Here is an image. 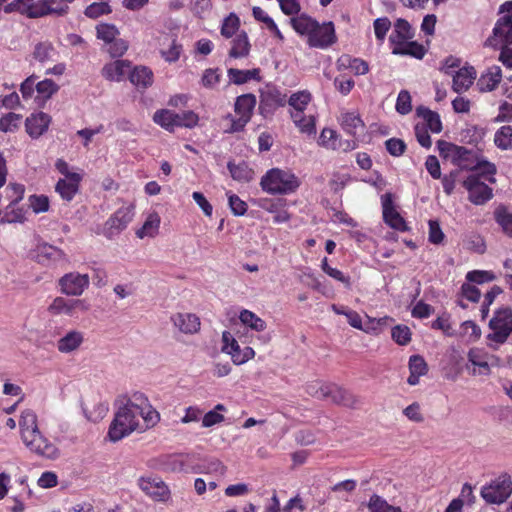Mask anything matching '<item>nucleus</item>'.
Wrapping results in <instances>:
<instances>
[{"mask_svg": "<svg viewBox=\"0 0 512 512\" xmlns=\"http://www.w3.org/2000/svg\"><path fill=\"white\" fill-rule=\"evenodd\" d=\"M160 217L157 213L150 214L143 226L137 230L136 235L138 238L143 239L144 237H154L159 229Z\"/></svg>", "mask_w": 512, "mask_h": 512, "instance_id": "37998d69", "label": "nucleus"}, {"mask_svg": "<svg viewBox=\"0 0 512 512\" xmlns=\"http://www.w3.org/2000/svg\"><path fill=\"white\" fill-rule=\"evenodd\" d=\"M255 105V95L249 93L238 96L234 105V110L238 115V118L234 117L232 114H228L224 118V122H226V128L224 131L226 133L242 131L251 120Z\"/></svg>", "mask_w": 512, "mask_h": 512, "instance_id": "423d86ee", "label": "nucleus"}, {"mask_svg": "<svg viewBox=\"0 0 512 512\" xmlns=\"http://www.w3.org/2000/svg\"><path fill=\"white\" fill-rule=\"evenodd\" d=\"M109 13H111V8L106 2L92 3L85 9L84 12V14L91 19H96Z\"/></svg>", "mask_w": 512, "mask_h": 512, "instance_id": "5fc2aeb1", "label": "nucleus"}, {"mask_svg": "<svg viewBox=\"0 0 512 512\" xmlns=\"http://www.w3.org/2000/svg\"><path fill=\"white\" fill-rule=\"evenodd\" d=\"M260 186L268 194L287 195L299 188L300 180L289 170L272 168L261 178Z\"/></svg>", "mask_w": 512, "mask_h": 512, "instance_id": "20e7f679", "label": "nucleus"}, {"mask_svg": "<svg viewBox=\"0 0 512 512\" xmlns=\"http://www.w3.org/2000/svg\"><path fill=\"white\" fill-rule=\"evenodd\" d=\"M97 38L106 43L112 42L119 34V30L113 24L100 23L96 26Z\"/></svg>", "mask_w": 512, "mask_h": 512, "instance_id": "3c124183", "label": "nucleus"}, {"mask_svg": "<svg viewBox=\"0 0 512 512\" xmlns=\"http://www.w3.org/2000/svg\"><path fill=\"white\" fill-rule=\"evenodd\" d=\"M250 43L246 32L242 31L232 41V48L229 51L231 58H243L249 55Z\"/></svg>", "mask_w": 512, "mask_h": 512, "instance_id": "e433bc0d", "label": "nucleus"}, {"mask_svg": "<svg viewBox=\"0 0 512 512\" xmlns=\"http://www.w3.org/2000/svg\"><path fill=\"white\" fill-rule=\"evenodd\" d=\"M27 208L25 206H19V204H8L1 211L0 223L12 224V223H24L26 220Z\"/></svg>", "mask_w": 512, "mask_h": 512, "instance_id": "cd10ccee", "label": "nucleus"}, {"mask_svg": "<svg viewBox=\"0 0 512 512\" xmlns=\"http://www.w3.org/2000/svg\"><path fill=\"white\" fill-rule=\"evenodd\" d=\"M239 25H240V20H239L238 16L234 13H231L223 21V24L221 27V35L224 36L225 38H231L238 30Z\"/></svg>", "mask_w": 512, "mask_h": 512, "instance_id": "603ef678", "label": "nucleus"}, {"mask_svg": "<svg viewBox=\"0 0 512 512\" xmlns=\"http://www.w3.org/2000/svg\"><path fill=\"white\" fill-rule=\"evenodd\" d=\"M239 319L241 323L254 331L262 332L266 329V322L257 316L254 312L243 309L240 312Z\"/></svg>", "mask_w": 512, "mask_h": 512, "instance_id": "79ce46f5", "label": "nucleus"}, {"mask_svg": "<svg viewBox=\"0 0 512 512\" xmlns=\"http://www.w3.org/2000/svg\"><path fill=\"white\" fill-rule=\"evenodd\" d=\"M502 79V70L499 66L493 65L489 67L485 73L477 81V86L482 92L494 90Z\"/></svg>", "mask_w": 512, "mask_h": 512, "instance_id": "a878e982", "label": "nucleus"}, {"mask_svg": "<svg viewBox=\"0 0 512 512\" xmlns=\"http://www.w3.org/2000/svg\"><path fill=\"white\" fill-rule=\"evenodd\" d=\"M307 392L317 399L335 404L349 405L351 400L354 399L348 391L332 383H312L308 385Z\"/></svg>", "mask_w": 512, "mask_h": 512, "instance_id": "9b49d317", "label": "nucleus"}, {"mask_svg": "<svg viewBox=\"0 0 512 512\" xmlns=\"http://www.w3.org/2000/svg\"><path fill=\"white\" fill-rule=\"evenodd\" d=\"M54 48L50 43H39L35 46L33 56L39 62H46L52 59Z\"/></svg>", "mask_w": 512, "mask_h": 512, "instance_id": "bf43d9fd", "label": "nucleus"}, {"mask_svg": "<svg viewBox=\"0 0 512 512\" xmlns=\"http://www.w3.org/2000/svg\"><path fill=\"white\" fill-rule=\"evenodd\" d=\"M83 410L89 421L98 422L106 416L108 412V405L106 403H98L93 407V411L86 408Z\"/></svg>", "mask_w": 512, "mask_h": 512, "instance_id": "69168bd1", "label": "nucleus"}, {"mask_svg": "<svg viewBox=\"0 0 512 512\" xmlns=\"http://www.w3.org/2000/svg\"><path fill=\"white\" fill-rule=\"evenodd\" d=\"M512 493L511 477L504 473L481 488L480 495L488 504H502Z\"/></svg>", "mask_w": 512, "mask_h": 512, "instance_id": "9d476101", "label": "nucleus"}, {"mask_svg": "<svg viewBox=\"0 0 512 512\" xmlns=\"http://www.w3.org/2000/svg\"><path fill=\"white\" fill-rule=\"evenodd\" d=\"M89 283V276L78 272L66 273L58 280L61 293L73 297L81 296Z\"/></svg>", "mask_w": 512, "mask_h": 512, "instance_id": "4468645a", "label": "nucleus"}, {"mask_svg": "<svg viewBox=\"0 0 512 512\" xmlns=\"http://www.w3.org/2000/svg\"><path fill=\"white\" fill-rule=\"evenodd\" d=\"M437 147L440 154L445 158H450L452 163L461 170H467L471 173L482 171L483 175H489V183L495 184L497 167L494 163L486 160L479 151L468 149L450 142L439 140Z\"/></svg>", "mask_w": 512, "mask_h": 512, "instance_id": "f257e3e1", "label": "nucleus"}, {"mask_svg": "<svg viewBox=\"0 0 512 512\" xmlns=\"http://www.w3.org/2000/svg\"><path fill=\"white\" fill-rule=\"evenodd\" d=\"M177 118H175L174 129L176 127H185V128H194L199 121L198 115L193 111H182L180 113H176Z\"/></svg>", "mask_w": 512, "mask_h": 512, "instance_id": "09e8293b", "label": "nucleus"}, {"mask_svg": "<svg viewBox=\"0 0 512 512\" xmlns=\"http://www.w3.org/2000/svg\"><path fill=\"white\" fill-rule=\"evenodd\" d=\"M21 440L28 451L37 458L53 461L60 456V449L41 430L25 436Z\"/></svg>", "mask_w": 512, "mask_h": 512, "instance_id": "6e6552de", "label": "nucleus"}, {"mask_svg": "<svg viewBox=\"0 0 512 512\" xmlns=\"http://www.w3.org/2000/svg\"><path fill=\"white\" fill-rule=\"evenodd\" d=\"M290 23L298 34L307 37L317 28V21L305 13L292 17Z\"/></svg>", "mask_w": 512, "mask_h": 512, "instance_id": "2f4dec72", "label": "nucleus"}, {"mask_svg": "<svg viewBox=\"0 0 512 512\" xmlns=\"http://www.w3.org/2000/svg\"><path fill=\"white\" fill-rule=\"evenodd\" d=\"M133 216V207H121L108 219L107 226L110 230L119 232L127 227Z\"/></svg>", "mask_w": 512, "mask_h": 512, "instance_id": "bb28decb", "label": "nucleus"}, {"mask_svg": "<svg viewBox=\"0 0 512 512\" xmlns=\"http://www.w3.org/2000/svg\"><path fill=\"white\" fill-rule=\"evenodd\" d=\"M25 187L19 183H9L5 188V198L9 204H19L24 198Z\"/></svg>", "mask_w": 512, "mask_h": 512, "instance_id": "8fccbe9b", "label": "nucleus"}, {"mask_svg": "<svg viewBox=\"0 0 512 512\" xmlns=\"http://www.w3.org/2000/svg\"><path fill=\"white\" fill-rule=\"evenodd\" d=\"M494 279V275L488 271L482 270H473L466 274V280L468 282L482 284L485 282L492 281Z\"/></svg>", "mask_w": 512, "mask_h": 512, "instance_id": "774afa93", "label": "nucleus"}, {"mask_svg": "<svg viewBox=\"0 0 512 512\" xmlns=\"http://www.w3.org/2000/svg\"><path fill=\"white\" fill-rule=\"evenodd\" d=\"M336 41L335 29L332 22L320 25L317 22V28L308 37V44L311 47L327 48Z\"/></svg>", "mask_w": 512, "mask_h": 512, "instance_id": "f3484780", "label": "nucleus"}, {"mask_svg": "<svg viewBox=\"0 0 512 512\" xmlns=\"http://www.w3.org/2000/svg\"><path fill=\"white\" fill-rule=\"evenodd\" d=\"M89 310V304L83 299H67L58 296L53 299L48 307L51 315H66L75 317L78 312H86Z\"/></svg>", "mask_w": 512, "mask_h": 512, "instance_id": "f8f14e48", "label": "nucleus"}, {"mask_svg": "<svg viewBox=\"0 0 512 512\" xmlns=\"http://www.w3.org/2000/svg\"><path fill=\"white\" fill-rule=\"evenodd\" d=\"M373 26L376 38L383 41L391 27V22L387 17L377 18L374 21Z\"/></svg>", "mask_w": 512, "mask_h": 512, "instance_id": "338daca9", "label": "nucleus"}, {"mask_svg": "<svg viewBox=\"0 0 512 512\" xmlns=\"http://www.w3.org/2000/svg\"><path fill=\"white\" fill-rule=\"evenodd\" d=\"M83 342V333L77 330H71L57 341V349L60 353H72L78 350Z\"/></svg>", "mask_w": 512, "mask_h": 512, "instance_id": "393cba45", "label": "nucleus"}, {"mask_svg": "<svg viewBox=\"0 0 512 512\" xmlns=\"http://www.w3.org/2000/svg\"><path fill=\"white\" fill-rule=\"evenodd\" d=\"M287 95L282 93L277 87L267 85L261 90L259 110L266 116L272 114L278 107L286 104Z\"/></svg>", "mask_w": 512, "mask_h": 512, "instance_id": "2eb2a0df", "label": "nucleus"}, {"mask_svg": "<svg viewBox=\"0 0 512 512\" xmlns=\"http://www.w3.org/2000/svg\"><path fill=\"white\" fill-rule=\"evenodd\" d=\"M341 126L347 133L353 136L364 130L362 119L354 112H345L341 115Z\"/></svg>", "mask_w": 512, "mask_h": 512, "instance_id": "72a5a7b5", "label": "nucleus"}, {"mask_svg": "<svg viewBox=\"0 0 512 512\" xmlns=\"http://www.w3.org/2000/svg\"><path fill=\"white\" fill-rule=\"evenodd\" d=\"M382 208H383V219L387 225L391 228L405 232L408 230V226L403 219V217L399 214V212L394 208L391 196L389 194H385L382 199Z\"/></svg>", "mask_w": 512, "mask_h": 512, "instance_id": "aec40b11", "label": "nucleus"}, {"mask_svg": "<svg viewBox=\"0 0 512 512\" xmlns=\"http://www.w3.org/2000/svg\"><path fill=\"white\" fill-rule=\"evenodd\" d=\"M495 145L502 149L508 150L512 148V126H502L494 136Z\"/></svg>", "mask_w": 512, "mask_h": 512, "instance_id": "a18cd8bd", "label": "nucleus"}, {"mask_svg": "<svg viewBox=\"0 0 512 512\" xmlns=\"http://www.w3.org/2000/svg\"><path fill=\"white\" fill-rule=\"evenodd\" d=\"M82 178V175H71V179H59L55 191L63 200L70 202L78 193Z\"/></svg>", "mask_w": 512, "mask_h": 512, "instance_id": "4be33fe9", "label": "nucleus"}, {"mask_svg": "<svg viewBox=\"0 0 512 512\" xmlns=\"http://www.w3.org/2000/svg\"><path fill=\"white\" fill-rule=\"evenodd\" d=\"M485 181L489 183V175H483L481 171L471 173L462 183L468 192V200L474 205H484L494 196L493 189Z\"/></svg>", "mask_w": 512, "mask_h": 512, "instance_id": "1a4fd4ad", "label": "nucleus"}, {"mask_svg": "<svg viewBox=\"0 0 512 512\" xmlns=\"http://www.w3.org/2000/svg\"><path fill=\"white\" fill-rule=\"evenodd\" d=\"M171 320L185 334H193L200 329V319L192 313H176L171 317Z\"/></svg>", "mask_w": 512, "mask_h": 512, "instance_id": "5701e85b", "label": "nucleus"}, {"mask_svg": "<svg viewBox=\"0 0 512 512\" xmlns=\"http://www.w3.org/2000/svg\"><path fill=\"white\" fill-rule=\"evenodd\" d=\"M488 326L491 332L486 335L487 346L497 350L512 334V308L501 306L496 309Z\"/></svg>", "mask_w": 512, "mask_h": 512, "instance_id": "39448f33", "label": "nucleus"}, {"mask_svg": "<svg viewBox=\"0 0 512 512\" xmlns=\"http://www.w3.org/2000/svg\"><path fill=\"white\" fill-rule=\"evenodd\" d=\"M228 196V204L231 212L235 216H243L247 212V204L245 201L239 198L238 195L232 194L230 192L227 193Z\"/></svg>", "mask_w": 512, "mask_h": 512, "instance_id": "4d7b16f0", "label": "nucleus"}, {"mask_svg": "<svg viewBox=\"0 0 512 512\" xmlns=\"http://www.w3.org/2000/svg\"><path fill=\"white\" fill-rule=\"evenodd\" d=\"M494 219L501 227L503 233L508 237H512V213H510L506 206L499 205L494 210Z\"/></svg>", "mask_w": 512, "mask_h": 512, "instance_id": "a19ab883", "label": "nucleus"}, {"mask_svg": "<svg viewBox=\"0 0 512 512\" xmlns=\"http://www.w3.org/2000/svg\"><path fill=\"white\" fill-rule=\"evenodd\" d=\"M414 37L411 25L405 19H398L394 24V30L389 37L390 42L396 46Z\"/></svg>", "mask_w": 512, "mask_h": 512, "instance_id": "c85d7f7f", "label": "nucleus"}, {"mask_svg": "<svg viewBox=\"0 0 512 512\" xmlns=\"http://www.w3.org/2000/svg\"><path fill=\"white\" fill-rule=\"evenodd\" d=\"M396 111L401 115H406L412 110L411 96L407 90H401L396 101Z\"/></svg>", "mask_w": 512, "mask_h": 512, "instance_id": "052dcab7", "label": "nucleus"}, {"mask_svg": "<svg viewBox=\"0 0 512 512\" xmlns=\"http://www.w3.org/2000/svg\"><path fill=\"white\" fill-rule=\"evenodd\" d=\"M130 69V62L126 60H116L103 67L102 75L107 80L119 82L125 75L130 74Z\"/></svg>", "mask_w": 512, "mask_h": 512, "instance_id": "b1692460", "label": "nucleus"}, {"mask_svg": "<svg viewBox=\"0 0 512 512\" xmlns=\"http://www.w3.org/2000/svg\"><path fill=\"white\" fill-rule=\"evenodd\" d=\"M468 361L478 367V371L474 369L473 373L479 375H489L491 370L488 369L487 352L480 348H471L468 352Z\"/></svg>", "mask_w": 512, "mask_h": 512, "instance_id": "7c9ffc66", "label": "nucleus"}, {"mask_svg": "<svg viewBox=\"0 0 512 512\" xmlns=\"http://www.w3.org/2000/svg\"><path fill=\"white\" fill-rule=\"evenodd\" d=\"M222 342V352L229 354L235 365L244 364L255 356L253 348L246 346L241 349L238 342L229 331H223Z\"/></svg>", "mask_w": 512, "mask_h": 512, "instance_id": "ddd939ff", "label": "nucleus"}, {"mask_svg": "<svg viewBox=\"0 0 512 512\" xmlns=\"http://www.w3.org/2000/svg\"><path fill=\"white\" fill-rule=\"evenodd\" d=\"M21 115L10 112L0 119V130L3 132H13L20 124Z\"/></svg>", "mask_w": 512, "mask_h": 512, "instance_id": "864d4df0", "label": "nucleus"}, {"mask_svg": "<svg viewBox=\"0 0 512 512\" xmlns=\"http://www.w3.org/2000/svg\"><path fill=\"white\" fill-rule=\"evenodd\" d=\"M29 206L36 214L46 212L49 210V199L45 195H31L29 197Z\"/></svg>", "mask_w": 512, "mask_h": 512, "instance_id": "680f3d73", "label": "nucleus"}, {"mask_svg": "<svg viewBox=\"0 0 512 512\" xmlns=\"http://www.w3.org/2000/svg\"><path fill=\"white\" fill-rule=\"evenodd\" d=\"M392 339L399 345H406L411 340V331L405 325H397L392 329Z\"/></svg>", "mask_w": 512, "mask_h": 512, "instance_id": "13d9d810", "label": "nucleus"}, {"mask_svg": "<svg viewBox=\"0 0 512 512\" xmlns=\"http://www.w3.org/2000/svg\"><path fill=\"white\" fill-rule=\"evenodd\" d=\"M227 168L231 174V177L239 182H250L254 178V171L248 166L246 162H240L235 164L228 162Z\"/></svg>", "mask_w": 512, "mask_h": 512, "instance_id": "4c0bfd02", "label": "nucleus"}, {"mask_svg": "<svg viewBox=\"0 0 512 512\" xmlns=\"http://www.w3.org/2000/svg\"><path fill=\"white\" fill-rule=\"evenodd\" d=\"M129 79L135 86L145 89L152 85L153 73L149 68L139 66L130 70Z\"/></svg>", "mask_w": 512, "mask_h": 512, "instance_id": "f704fd0d", "label": "nucleus"}, {"mask_svg": "<svg viewBox=\"0 0 512 512\" xmlns=\"http://www.w3.org/2000/svg\"><path fill=\"white\" fill-rule=\"evenodd\" d=\"M135 405L139 410V418L144 421L143 429L154 427L160 420L159 412L152 407L148 398L141 392L134 393Z\"/></svg>", "mask_w": 512, "mask_h": 512, "instance_id": "6ab92c4d", "label": "nucleus"}, {"mask_svg": "<svg viewBox=\"0 0 512 512\" xmlns=\"http://www.w3.org/2000/svg\"><path fill=\"white\" fill-rule=\"evenodd\" d=\"M338 135L335 130L324 128L321 131V134L319 136L318 143L319 145L327 148L332 149L335 148V143H337Z\"/></svg>", "mask_w": 512, "mask_h": 512, "instance_id": "e2e57ef3", "label": "nucleus"}, {"mask_svg": "<svg viewBox=\"0 0 512 512\" xmlns=\"http://www.w3.org/2000/svg\"><path fill=\"white\" fill-rule=\"evenodd\" d=\"M50 122V116L44 112L31 114L25 120L26 132L32 138H38L47 131Z\"/></svg>", "mask_w": 512, "mask_h": 512, "instance_id": "412c9836", "label": "nucleus"}, {"mask_svg": "<svg viewBox=\"0 0 512 512\" xmlns=\"http://www.w3.org/2000/svg\"><path fill=\"white\" fill-rule=\"evenodd\" d=\"M409 371L421 376L425 375L428 372V366L424 358L420 355H412L409 359Z\"/></svg>", "mask_w": 512, "mask_h": 512, "instance_id": "0e129e2a", "label": "nucleus"}, {"mask_svg": "<svg viewBox=\"0 0 512 512\" xmlns=\"http://www.w3.org/2000/svg\"><path fill=\"white\" fill-rule=\"evenodd\" d=\"M175 118H177L176 112L168 109L158 110L153 116L154 122L168 131H174Z\"/></svg>", "mask_w": 512, "mask_h": 512, "instance_id": "c03bdc74", "label": "nucleus"}, {"mask_svg": "<svg viewBox=\"0 0 512 512\" xmlns=\"http://www.w3.org/2000/svg\"><path fill=\"white\" fill-rule=\"evenodd\" d=\"M368 508L370 512H402L399 507L389 505L386 500L376 494L371 496Z\"/></svg>", "mask_w": 512, "mask_h": 512, "instance_id": "de8ad7c7", "label": "nucleus"}, {"mask_svg": "<svg viewBox=\"0 0 512 512\" xmlns=\"http://www.w3.org/2000/svg\"><path fill=\"white\" fill-rule=\"evenodd\" d=\"M503 14L495 23L492 35L485 41V46L497 48L499 45L512 44V1L503 3L499 8Z\"/></svg>", "mask_w": 512, "mask_h": 512, "instance_id": "0eeeda50", "label": "nucleus"}, {"mask_svg": "<svg viewBox=\"0 0 512 512\" xmlns=\"http://www.w3.org/2000/svg\"><path fill=\"white\" fill-rule=\"evenodd\" d=\"M0 11L40 18L51 14L62 16L67 13V7L60 6L57 0H0Z\"/></svg>", "mask_w": 512, "mask_h": 512, "instance_id": "7ed1b4c3", "label": "nucleus"}, {"mask_svg": "<svg viewBox=\"0 0 512 512\" xmlns=\"http://www.w3.org/2000/svg\"><path fill=\"white\" fill-rule=\"evenodd\" d=\"M18 425L21 439L33 432L40 430L38 426V416L32 409H25L21 412Z\"/></svg>", "mask_w": 512, "mask_h": 512, "instance_id": "c756f323", "label": "nucleus"}, {"mask_svg": "<svg viewBox=\"0 0 512 512\" xmlns=\"http://www.w3.org/2000/svg\"><path fill=\"white\" fill-rule=\"evenodd\" d=\"M416 114L425 120L426 125L431 132L440 133L442 131V122L437 112H434L427 107L419 106L416 108Z\"/></svg>", "mask_w": 512, "mask_h": 512, "instance_id": "58836bf2", "label": "nucleus"}, {"mask_svg": "<svg viewBox=\"0 0 512 512\" xmlns=\"http://www.w3.org/2000/svg\"><path fill=\"white\" fill-rule=\"evenodd\" d=\"M309 102L310 94L305 91L292 94L288 100L291 110H305Z\"/></svg>", "mask_w": 512, "mask_h": 512, "instance_id": "6e6d98bb", "label": "nucleus"}, {"mask_svg": "<svg viewBox=\"0 0 512 512\" xmlns=\"http://www.w3.org/2000/svg\"><path fill=\"white\" fill-rule=\"evenodd\" d=\"M227 73H228L230 82H232L236 85H241V84L247 83L248 81H250L252 79H254V80L260 79V77H259L260 70L257 68L251 69V70H239L236 68H230V69H228Z\"/></svg>", "mask_w": 512, "mask_h": 512, "instance_id": "ea45409f", "label": "nucleus"}, {"mask_svg": "<svg viewBox=\"0 0 512 512\" xmlns=\"http://www.w3.org/2000/svg\"><path fill=\"white\" fill-rule=\"evenodd\" d=\"M392 53L394 55H409L416 59H422L425 56V49L423 45L415 41H406L393 47Z\"/></svg>", "mask_w": 512, "mask_h": 512, "instance_id": "473e14b6", "label": "nucleus"}, {"mask_svg": "<svg viewBox=\"0 0 512 512\" xmlns=\"http://www.w3.org/2000/svg\"><path fill=\"white\" fill-rule=\"evenodd\" d=\"M37 98L46 101L59 90V86L51 79H45L36 84Z\"/></svg>", "mask_w": 512, "mask_h": 512, "instance_id": "49530a36", "label": "nucleus"}, {"mask_svg": "<svg viewBox=\"0 0 512 512\" xmlns=\"http://www.w3.org/2000/svg\"><path fill=\"white\" fill-rule=\"evenodd\" d=\"M135 404L134 393L130 398H123L119 401L108 431L111 441L117 442L136 430H143L140 425L139 410Z\"/></svg>", "mask_w": 512, "mask_h": 512, "instance_id": "f03ea898", "label": "nucleus"}, {"mask_svg": "<svg viewBox=\"0 0 512 512\" xmlns=\"http://www.w3.org/2000/svg\"><path fill=\"white\" fill-rule=\"evenodd\" d=\"M474 78V72H472L471 70L467 68L459 69L453 75L452 89L456 93H462L472 85Z\"/></svg>", "mask_w": 512, "mask_h": 512, "instance_id": "c9c22d12", "label": "nucleus"}, {"mask_svg": "<svg viewBox=\"0 0 512 512\" xmlns=\"http://www.w3.org/2000/svg\"><path fill=\"white\" fill-rule=\"evenodd\" d=\"M34 258L41 265L51 266L66 260V254L58 247L48 243H40L34 250Z\"/></svg>", "mask_w": 512, "mask_h": 512, "instance_id": "a211bd4d", "label": "nucleus"}, {"mask_svg": "<svg viewBox=\"0 0 512 512\" xmlns=\"http://www.w3.org/2000/svg\"><path fill=\"white\" fill-rule=\"evenodd\" d=\"M139 488L156 501H166L170 496L168 486L157 477H141L138 480Z\"/></svg>", "mask_w": 512, "mask_h": 512, "instance_id": "dca6fc26", "label": "nucleus"}]
</instances>
